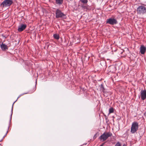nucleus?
<instances>
[{
  "mask_svg": "<svg viewBox=\"0 0 146 146\" xmlns=\"http://www.w3.org/2000/svg\"><path fill=\"white\" fill-rule=\"evenodd\" d=\"M112 135V134L110 132H105L100 137V139L103 141H106L109 137Z\"/></svg>",
  "mask_w": 146,
  "mask_h": 146,
  "instance_id": "1",
  "label": "nucleus"
},
{
  "mask_svg": "<svg viewBox=\"0 0 146 146\" xmlns=\"http://www.w3.org/2000/svg\"><path fill=\"white\" fill-rule=\"evenodd\" d=\"M139 125L138 123L136 122H133L132 124L131 132L132 133L136 132L138 130Z\"/></svg>",
  "mask_w": 146,
  "mask_h": 146,
  "instance_id": "2",
  "label": "nucleus"
},
{
  "mask_svg": "<svg viewBox=\"0 0 146 146\" xmlns=\"http://www.w3.org/2000/svg\"><path fill=\"white\" fill-rule=\"evenodd\" d=\"M12 0H5L1 4L2 7H6L10 6L13 3Z\"/></svg>",
  "mask_w": 146,
  "mask_h": 146,
  "instance_id": "3",
  "label": "nucleus"
},
{
  "mask_svg": "<svg viewBox=\"0 0 146 146\" xmlns=\"http://www.w3.org/2000/svg\"><path fill=\"white\" fill-rule=\"evenodd\" d=\"M137 11L138 14H143L146 12V8L143 6H139L137 9Z\"/></svg>",
  "mask_w": 146,
  "mask_h": 146,
  "instance_id": "4",
  "label": "nucleus"
},
{
  "mask_svg": "<svg viewBox=\"0 0 146 146\" xmlns=\"http://www.w3.org/2000/svg\"><path fill=\"white\" fill-rule=\"evenodd\" d=\"M117 23L118 22L117 20L114 18H111L107 19L106 20V23L111 25H113L117 24Z\"/></svg>",
  "mask_w": 146,
  "mask_h": 146,
  "instance_id": "5",
  "label": "nucleus"
},
{
  "mask_svg": "<svg viewBox=\"0 0 146 146\" xmlns=\"http://www.w3.org/2000/svg\"><path fill=\"white\" fill-rule=\"evenodd\" d=\"M56 17L57 18H59L64 17L66 16L58 9H57L56 12Z\"/></svg>",
  "mask_w": 146,
  "mask_h": 146,
  "instance_id": "6",
  "label": "nucleus"
},
{
  "mask_svg": "<svg viewBox=\"0 0 146 146\" xmlns=\"http://www.w3.org/2000/svg\"><path fill=\"white\" fill-rule=\"evenodd\" d=\"M141 99L144 100L146 98V90H142L141 91Z\"/></svg>",
  "mask_w": 146,
  "mask_h": 146,
  "instance_id": "7",
  "label": "nucleus"
},
{
  "mask_svg": "<svg viewBox=\"0 0 146 146\" xmlns=\"http://www.w3.org/2000/svg\"><path fill=\"white\" fill-rule=\"evenodd\" d=\"M27 25L25 24H21L19 26L18 31L19 32H21L25 29Z\"/></svg>",
  "mask_w": 146,
  "mask_h": 146,
  "instance_id": "8",
  "label": "nucleus"
},
{
  "mask_svg": "<svg viewBox=\"0 0 146 146\" xmlns=\"http://www.w3.org/2000/svg\"><path fill=\"white\" fill-rule=\"evenodd\" d=\"M146 51V47L144 45H141L140 47V52L142 54H144Z\"/></svg>",
  "mask_w": 146,
  "mask_h": 146,
  "instance_id": "9",
  "label": "nucleus"
},
{
  "mask_svg": "<svg viewBox=\"0 0 146 146\" xmlns=\"http://www.w3.org/2000/svg\"><path fill=\"white\" fill-rule=\"evenodd\" d=\"M1 48L2 50H3L8 49L7 46L3 43L1 45Z\"/></svg>",
  "mask_w": 146,
  "mask_h": 146,
  "instance_id": "10",
  "label": "nucleus"
},
{
  "mask_svg": "<svg viewBox=\"0 0 146 146\" xmlns=\"http://www.w3.org/2000/svg\"><path fill=\"white\" fill-rule=\"evenodd\" d=\"M81 7L84 9H87L88 8V5L86 4H82L81 5Z\"/></svg>",
  "mask_w": 146,
  "mask_h": 146,
  "instance_id": "11",
  "label": "nucleus"
},
{
  "mask_svg": "<svg viewBox=\"0 0 146 146\" xmlns=\"http://www.w3.org/2000/svg\"><path fill=\"white\" fill-rule=\"evenodd\" d=\"M63 0H56V3L57 4L60 5L63 3Z\"/></svg>",
  "mask_w": 146,
  "mask_h": 146,
  "instance_id": "12",
  "label": "nucleus"
},
{
  "mask_svg": "<svg viewBox=\"0 0 146 146\" xmlns=\"http://www.w3.org/2000/svg\"><path fill=\"white\" fill-rule=\"evenodd\" d=\"M115 146H126V145L124 144L123 145L119 142L116 143Z\"/></svg>",
  "mask_w": 146,
  "mask_h": 146,
  "instance_id": "13",
  "label": "nucleus"
},
{
  "mask_svg": "<svg viewBox=\"0 0 146 146\" xmlns=\"http://www.w3.org/2000/svg\"><path fill=\"white\" fill-rule=\"evenodd\" d=\"M53 36L54 38L58 40L59 38V36L58 35L56 34H54L53 35Z\"/></svg>",
  "mask_w": 146,
  "mask_h": 146,
  "instance_id": "14",
  "label": "nucleus"
},
{
  "mask_svg": "<svg viewBox=\"0 0 146 146\" xmlns=\"http://www.w3.org/2000/svg\"><path fill=\"white\" fill-rule=\"evenodd\" d=\"M114 112V110L113 108H111L109 110V113H108V115H109L111 113H113Z\"/></svg>",
  "mask_w": 146,
  "mask_h": 146,
  "instance_id": "15",
  "label": "nucleus"
},
{
  "mask_svg": "<svg viewBox=\"0 0 146 146\" xmlns=\"http://www.w3.org/2000/svg\"><path fill=\"white\" fill-rule=\"evenodd\" d=\"M80 1L82 3V4H87L88 2L87 0H81Z\"/></svg>",
  "mask_w": 146,
  "mask_h": 146,
  "instance_id": "16",
  "label": "nucleus"
},
{
  "mask_svg": "<svg viewBox=\"0 0 146 146\" xmlns=\"http://www.w3.org/2000/svg\"><path fill=\"white\" fill-rule=\"evenodd\" d=\"M102 90L104 91V89L103 85L102 84L101 85V88L102 89Z\"/></svg>",
  "mask_w": 146,
  "mask_h": 146,
  "instance_id": "17",
  "label": "nucleus"
},
{
  "mask_svg": "<svg viewBox=\"0 0 146 146\" xmlns=\"http://www.w3.org/2000/svg\"><path fill=\"white\" fill-rule=\"evenodd\" d=\"M96 134L94 135V137H93V138L94 139H95L96 138Z\"/></svg>",
  "mask_w": 146,
  "mask_h": 146,
  "instance_id": "18",
  "label": "nucleus"
},
{
  "mask_svg": "<svg viewBox=\"0 0 146 146\" xmlns=\"http://www.w3.org/2000/svg\"><path fill=\"white\" fill-rule=\"evenodd\" d=\"M109 68L110 69H111V68H115V67L114 66H113V67L110 66Z\"/></svg>",
  "mask_w": 146,
  "mask_h": 146,
  "instance_id": "19",
  "label": "nucleus"
},
{
  "mask_svg": "<svg viewBox=\"0 0 146 146\" xmlns=\"http://www.w3.org/2000/svg\"><path fill=\"white\" fill-rule=\"evenodd\" d=\"M100 146H103V145H101Z\"/></svg>",
  "mask_w": 146,
  "mask_h": 146,
  "instance_id": "20",
  "label": "nucleus"
}]
</instances>
